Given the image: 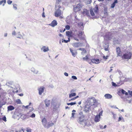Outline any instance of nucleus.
<instances>
[{
  "mask_svg": "<svg viewBox=\"0 0 132 132\" xmlns=\"http://www.w3.org/2000/svg\"><path fill=\"white\" fill-rule=\"evenodd\" d=\"M123 79H124V78L123 77H121L120 78V83L121 85L123 83L124 81H125V80H123Z\"/></svg>",
  "mask_w": 132,
  "mask_h": 132,
  "instance_id": "c756f323",
  "label": "nucleus"
},
{
  "mask_svg": "<svg viewBox=\"0 0 132 132\" xmlns=\"http://www.w3.org/2000/svg\"><path fill=\"white\" fill-rule=\"evenodd\" d=\"M16 102L18 104H22L21 101L20 99H17L16 100Z\"/></svg>",
  "mask_w": 132,
  "mask_h": 132,
  "instance_id": "7c9ffc66",
  "label": "nucleus"
},
{
  "mask_svg": "<svg viewBox=\"0 0 132 132\" xmlns=\"http://www.w3.org/2000/svg\"><path fill=\"white\" fill-rule=\"evenodd\" d=\"M75 114V113H74V112H72V116H71V117H74V115Z\"/></svg>",
  "mask_w": 132,
  "mask_h": 132,
  "instance_id": "0e129e2a",
  "label": "nucleus"
},
{
  "mask_svg": "<svg viewBox=\"0 0 132 132\" xmlns=\"http://www.w3.org/2000/svg\"><path fill=\"white\" fill-rule=\"evenodd\" d=\"M45 104L46 106L48 107L50 104V100H46L45 101Z\"/></svg>",
  "mask_w": 132,
  "mask_h": 132,
  "instance_id": "a211bd4d",
  "label": "nucleus"
},
{
  "mask_svg": "<svg viewBox=\"0 0 132 132\" xmlns=\"http://www.w3.org/2000/svg\"><path fill=\"white\" fill-rule=\"evenodd\" d=\"M122 94H125L126 95H128V93L129 95L130 96V97H131L132 96V91L128 90V93L126 92L123 89H122L120 91Z\"/></svg>",
  "mask_w": 132,
  "mask_h": 132,
  "instance_id": "423d86ee",
  "label": "nucleus"
},
{
  "mask_svg": "<svg viewBox=\"0 0 132 132\" xmlns=\"http://www.w3.org/2000/svg\"><path fill=\"white\" fill-rule=\"evenodd\" d=\"M84 116L82 115L80 117H79V118L78 120V121L80 123L83 121L84 119Z\"/></svg>",
  "mask_w": 132,
  "mask_h": 132,
  "instance_id": "dca6fc26",
  "label": "nucleus"
},
{
  "mask_svg": "<svg viewBox=\"0 0 132 132\" xmlns=\"http://www.w3.org/2000/svg\"><path fill=\"white\" fill-rule=\"evenodd\" d=\"M90 14L92 16H93L94 15V13L92 9L90 10Z\"/></svg>",
  "mask_w": 132,
  "mask_h": 132,
  "instance_id": "473e14b6",
  "label": "nucleus"
},
{
  "mask_svg": "<svg viewBox=\"0 0 132 132\" xmlns=\"http://www.w3.org/2000/svg\"><path fill=\"white\" fill-rule=\"evenodd\" d=\"M72 78L75 80H76L77 79V78L75 76H72L71 77Z\"/></svg>",
  "mask_w": 132,
  "mask_h": 132,
  "instance_id": "37998d69",
  "label": "nucleus"
},
{
  "mask_svg": "<svg viewBox=\"0 0 132 132\" xmlns=\"http://www.w3.org/2000/svg\"><path fill=\"white\" fill-rule=\"evenodd\" d=\"M13 84V82H10H10H8V83H7L6 84V85L8 86H9V84Z\"/></svg>",
  "mask_w": 132,
  "mask_h": 132,
  "instance_id": "603ef678",
  "label": "nucleus"
},
{
  "mask_svg": "<svg viewBox=\"0 0 132 132\" xmlns=\"http://www.w3.org/2000/svg\"><path fill=\"white\" fill-rule=\"evenodd\" d=\"M81 12L82 13V14H85L88 16H89V11H88L87 9H84L83 11H82Z\"/></svg>",
  "mask_w": 132,
  "mask_h": 132,
  "instance_id": "ddd939ff",
  "label": "nucleus"
},
{
  "mask_svg": "<svg viewBox=\"0 0 132 132\" xmlns=\"http://www.w3.org/2000/svg\"><path fill=\"white\" fill-rule=\"evenodd\" d=\"M54 125V123H53L49 122L47 124V127H46V128H48L50 127L53 126Z\"/></svg>",
  "mask_w": 132,
  "mask_h": 132,
  "instance_id": "5701e85b",
  "label": "nucleus"
},
{
  "mask_svg": "<svg viewBox=\"0 0 132 132\" xmlns=\"http://www.w3.org/2000/svg\"><path fill=\"white\" fill-rule=\"evenodd\" d=\"M76 102H71L70 103V105H74L76 104Z\"/></svg>",
  "mask_w": 132,
  "mask_h": 132,
  "instance_id": "3c124183",
  "label": "nucleus"
},
{
  "mask_svg": "<svg viewBox=\"0 0 132 132\" xmlns=\"http://www.w3.org/2000/svg\"><path fill=\"white\" fill-rule=\"evenodd\" d=\"M44 87H41L39 89V94L40 95H41L42 93L44 92Z\"/></svg>",
  "mask_w": 132,
  "mask_h": 132,
  "instance_id": "2eb2a0df",
  "label": "nucleus"
},
{
  "mask_svg": "<svg viewBox=\"0 0 132 132\" xmlns=\"http://www.w3.org/2000/svg\"><path fill=\"white\" fill-rule=\"evenodd\" d=\"M86 51L85 49L81 53L82 54H84L86 53Z\"/></svg>",
  "mask_w": 132,
  "mask_h": 132,
  "instance_id": "79ce46f5",
  "label": "nucleus"
},
{
  "mask_svg": "<svg viewBox=\"0 0 132 132\" xmlns=\"http://www.w3.org/2000/svg\"><path fill=\"white\" fill-rule=\"evenodd\" d=\"M62 42L63 43L64 42L65 43H67L68 42L67 40H65L63 39H62Z\"/></svg>",
  "mask_w": 132,
  "mask_h": 132,
  "instance_id": "a18cd8bd",
  "label": "nucleus"
},
{
  "mask_svg": "<svg viewBox=\"0 0 132 132\" xmlns=\"http://www.w3.org/2000/svg\"><path fill=\"white\" fill-rule=\"evenodd\" d=\"M8 4H11L12 3V1H7Z\"/></svg>",
  "mask_w": 132,
  "mask_h": 132,
  "instance_id": "6e6d98bb",
  "label": "nucleus"
},
{
  "mask_svg": "<svg viewBox=\"0 0 132 132\" xmlns=\"http://www.w3.org/2000/svg\"><path fill=\"white\" fill-rule=\"evenodd\" d=\"M90 106L88 105H85V107L84 108V111L86 113H88L89 111L90 110Z\"/></svg>",
  "mask_w": 132,
  "mask_h": 132,
  "instance_id": "6e6552de",
  "label": "nucleus"
},
{
  "mask_svg": "<svg viewBox=\"0 0 132 132\" xmlns=\"http://www.w3.org/2000/svg\"><path fill=\"white\" fill-rule=\"evenodd\" d=\"M82 44L80 43H75L73 44V46L76 47H78L79 46H82Z\"/></svg>",
  "mask_w": 132,
  "mask_h": 132,
  "instance_id": "9b49d317",
  "label": "nucleus"
},
{
  "mask_svg": "<svg viewBox=\"0 0 132 132\" xmlns=\"http://www.w3.org/2000/svg\"><path fill=\"white\" fill-rule=\"evenodd\" d=\"M82 5L80 3L77 4L76 6H74L73 8L74 11L75 12H78L80 11H82L81 10L82 9Z\"/></svg>",
  "mask_w": 132,
  "mask_h": 132,
  "instance_id": "f03ea898",
  "label": "nucleus"
},
{
  "mask_svg": "<svg viewBox=\"0 0 132 132\" xmlns=\"http://www.w3.org/2000/svg\"><path fill=\"white\" fill-rule=\"evenodd\" d=\"M19 132H24V131L23 128H22L21 129H20L19 131Z\"/></svg>",
  "mask_w": 132,
  "mask_h": 132,
  "instance_id": "5fc2aeb1",
  "label": "nucleus"
},
{
  "mask_svg": "<svg viewBox=\"0 0 132 132\" xmlns=\"http://www.w3.org/2000/svg\"><path fill=\"white\" fill-rule=\"evenodd\" d=\"M73 37L74 39L77 41H79L78 38H79L80 40H84L85 39L83 32L82 31H79L77 34L73 35Z\"/></svg>",
  "mask_w": 132,
  "mask_h": 132,
  "instance_id": "f257e3e1",
  "label": "nucleus"
},
{
  "mask_svg": "<svg viewBox=\"0 0 132 132\" xmlns=\"http://www.w3.org/2000/svg\"><path fill=\"white\" fill-rule=\"evenodd\" d=\"M75 89H72L70 91V92L71 93H73V92H75Z\"/></svg>",
  "mask_w": 132,
  "mask_h": 132,
  "instance_id": "338daca9",
  "label": "nucleus"
},
{
  "mask_svg": "<svg viewBox=\"0 0 132 132\" xmlns=\"http://www.w3.org/2000/svg\"><path fill=\"white\" fill-rule=\"evenodd\" d=\"M44 14V12H43L42 14V16L43 18H45V15Z\"/></svg>",
  "mask_w": 132,
  "mask_h": 132,
  "instance_id": "680f3d73",
  "label": "nucleus"
},
{
  "mask_svg": "<svg viewBox=\"0 0 132 132\" xmlns=\"http://www.w3.org/2000/svg\"><path fill=\"white\" fill-rule=\"evenodd\" d=\"M42 122L43 125L45 128H46L47 127V121L45 118H44L42 120Z\"/></svg>",
  "mask_w": 132,
  "mask_h": 132,
  "instance_id": "9d476101",
  "label": "nucleus"
},
{
  "mask_svg": "<svg viewBox=\"0 0 132 132\" xmlns=\"http://www.w3.org/2000/svg\"><path fill=\"white\" fill-rule=\"evenodd\" d=\"M93 10L94 11L95 13L97 14L98 11V6H96L94 8H93Z\"/></svg>",
  "mask_w": 132,
  "mask_h": 132,
  "instance_id": "a878e982",
  "label": "nucleus"
},
{
  "mask_svg": "<svg viewBox=\"0 0 132 132\" xmlns=\"http://www.w3.org/2000/svg\"><path fill=\"white\" fill-rule=\"evenodd\" d=\"M112 38V36L111 32L107 33L104 37V39L107 41L111 40Z\"/></svg>",
  "mask_w": 132,
  "mask_h": 132,
  "instance_id": "20e7f679",
  "label": "nucleus"
},
{
  "mask_svg": "<svg viewBox=\"0 0 132 132\" xmlns=\"http://www.w3.org/2000/svg\"><path fill=\"white\" fill-rule=\"evenodd\" d=\"M64 74L65 76H68V74L67 72H65L64 73Z\"/></svg>",
  "mask_w": 132,
  "mask_h": 132,
  "instance_id": "e2e57ef3",
  "label": "nucleus"
},
{
  "mask_svg": "<svg viewBox=\"0 0 132 132\" xmlns=\"http://www.w3.org/2000/svg\"><path fill=\"white\" fill-rule=\"evenodd\" d=\"M15 109L14 107L12 105H10L7 107V111H12Z\"/></svg>",
  "mask_w": 132,
  "mask_h": 132,
  "instance_id": "aec40b11",
  "label": "nucleus"
},
{
  "mask_svg": "<svg viewBox=\"0 0 132 132\" xmlns=\"http://www.w3.org/2000/svg\"><path fill=\"white\" fill-rule=\"evenodd\" d=\"M113 42L114 44L115 45L118 44H120L119 41L118 39H114Z\"/></svg>",
  "mask_w": 132,
  "mask_h": 132,
  "instance_id": "b1692460",
  "label": "nucleus"
},
{
  "mask_svg": "<svg viewBox=\"0 0 132 132\" xmlns=\"http://www.w3.org/2000/svg\"><path fill=\"white\" fill-rule=\"evenodd\" d=\"M83 59L84 60H86L88 59V57L87 55H86L85 57L83 58Z\"/></svg>",
  "mask_w": 132,
  "mask_h": 132,
  "instance_id": "ea45409f",
  "label": "nucleus"
},
{
  "mask_svg": "<svg viewBox=\"0 0 132 132\" xmlns=\"http://www.w3.org/2000/svg\"><path fill=\"white\" fill-rule=\"evenodd\" d=\"M35 117V114L33 113H32L30 116V117L32 118H34Z\"/></svg>",
  "mask_w": 132,
  "mask_h": 132,
  "instance_id": "49530a36",
  "label": "nucleus"
},
{
  "mask_svg": "<svg viewBox=\"0 0 132 132\" xmlns=\"http://www.w3.org/2000/svg\"><path fill=\"white\" fill-rule=\"evenodd\" d=\"M35 69L34 68L32 67L31 68L30 70L32 72L33 71H34V70H35Z\"/></svg>",
  "mask_w": 132,
  "mask_h": 132,
  "instance_id": "4d7b16f0",
  "label": "nucleus"
},
{
  "mask_svg": "<svg viewBox=\"0 0 132 132\" xmlns=\"http://www.w3.org/2000/svg\"><path fill=\"white\" fill-rule=\"evenodd\" d=\"M76 94L75 93H72L69 95V97L71 98L72 97L75 96H76Z\"/></svg>",
  "mask_w": 132,
  "mask_h": 132,
  "instance_id": "c85d7f7f",
  "label": "nucleus"
},
{
  "mask_svg": "<svg viewBox=\"0 0 132 132\" xmlns=\"http://www.w3.org/2000/svg\"><path fill=\"white\" fill-rule=\"evenodd\" d=\"M2 120L4 121L5 122H6V117L4 116L2 118Z\"/></svg>",
  "mask_w": 132,
  "mask_h": 132,
  "instance_id": "4c0bfd02",
  "label": "nucleus"
},
{
  "mask_svg": "<svg viewBox=\"0 0 132 132\" xmlns=\"http://www.w3.org/2000/svg\"><path fill=\"white\" fill-rule=\"evenodd\" d=\"M12 34L13 35H15L16 34L15 31H13L12 33Z\"/></svg>",
  "mask_w": 132,
  "mask_h": 132,
  "instance_id": "052dcab7",
  "label": "nucleus"
},
{
  "mask_svg": "<svg viewBox=\"0 0 132 132\" xmlns=\"http://www.w3.org/2000/svg\"><path fill=\"white\" fill-rule=\"evenodd\" d=\"M102 114V111H101L100 113H99L98 115H97L98 116H99L100 117V116Z\"/></svg>",
  "mask_w": 132,
  "mask_h": 132,
  "instance_id": "13d9d810",
  "label": "nucleus"
},
{
  "mask_svg": "<svg viewBox=\"0 0 132 132\" xmlns=\"http://www.w3.org/2000/svg\"><path fill=\"white\" fill-rule=\"evenodd\" d=\"M41 50H43L44 52H46L49 50L48 47H46L45 46H43L41 48Z\"/></svg>",
  "mask_w": 132,
  "mask_h": 132,
  "instance_id": "f8f14e48",
  "label": "nucleus"
},
{
  "mask_svg": "<svg viewBox=\"0 0 132 132\" xmlns=\"http://www.w3.org/2000/svg\"><path fill=\"white\" fill-rule=\"evenodd\" d=\"M79 114L80 115V116H82L83 115V113L82 112H80L79 113Z\"/></svg>",
  "mask_w": 132,
  "mask_h": 132,
  "instance_id": "69168bd1",
  "label": "nucleus"
},
{
  "mask_svg": "<svg viewBox=\"0 0 132 132\" xmlns=\"http://www.w3.org/2000/svg\"><path fill=\"white\" fill-rule=\"evenodd\" d=\"M65 28L67 30H69L70 28V27L69 25H67L65 27Z\"/></svg>",
  "mask_w": 132,
  "mask_h": 132,
  "instance_id": "f704fd0d",
  "label": "nucleus"
},
{
  "mask_svg": "<svg viewBox=\"0 0 132 132\" xmlns=\"http://www.w3.org/2000/svg\"><path fill=\"white\" fill-rule=\"evenodd\" d=\"M112 85L113 86L116 87L117 86L116 84L113 82H112Z\"/></svg>",
  "mask_w": 132,
  "mask_h": 132,
  "instance_id": "a19ab883",
  "label": "nucleus"
},
{
  "mask_svg": "<svg viewBox=\"0 0 132 132\" xmlns=\"http://www.w3.org/2000/svg\"><path fill=\"white\" fill-rule=\"evenodd\" d=\"M6 2V0H2L1 1H0V5H1L3 3L5 4Z\"/></svg>",
  "mask_w": 132,
  "mask_h": 132,
  "instance_id": "72a5a7b5",
  "label": "nucleus"
},
{
  "mask_svg": "<svg viewBox=\"0 0 132 132\" xmlns=\"http://www.w3.org/2000/svg\"><path fill=\"white\" fill-rule=\"evenodd\" d=\"M25 108H31V109H30V110H31V111H32L33 109V108H30V107H29V105H27L26 106H25Z\"/></svg>",
  "mask_w": 132,
  "mask_h": 132,
  "instance_id": "e433bc0d",
  "label": "nucleus"
},
{
  "mask_svg": "<svg viewBox=\"0 0 132 132\" xmlns=\"http://www.w3.org/2000/svg\"><path fill=\"white\" fill-rule=\"evenodd\" d=\"M70 50L71 52L72 53V56H73L74 57H75V53L71 49V48H70Z\"/></svg>",
  "mask_w": 132,
  "mask_h": 132,
  "instance_id": "2f4dec72",
  "label": "nucleus"
},
{
  "mask_svg": "<svg viewBox=\"0 0 132 132\" xmlns=\"http://www.w3.org/2000/svg\"><path fill=\"white\" fill-rule=\"evenodd\" d=\"M38 72L39 71H38L36 70L35 69V70H34V71H33L32 72L34 74H36L38 73Z\"/></svg>",
  "mask_w": 132,
  "mask_h": 132,
  "instance_id": "c9c22d12",
  "label": "nucleus"
},
{
  "mask_svg": "<svg viewBox=\"0 0 132 132\" xmlns=\"http://www.w3.org/2000/svg\"><path fill=\"white\" fill-rule=\"evenodd\" d=\"M91 61L92 63L96 64H98L100 62L99 60L98 59H93L91 60Z\"/></svg>",
  "mask_w": 132,
  "mask_h": 132,
  "instance_id": "f3484780",
  "label": "nucleus"
},
{
  "mask_svg": "<svg viewBox=\"0 0 132 132\" xmlns=\"http://www.w3.org/2000/svg\"><path fill=\"white\" fill-rule=\"evenodd\" d=\"M118 3V0H115L114 2H113L112 4H116V3Z\"/></svg>",
  "mask_w": 132,
  "mask_h": 132,
  "instance_id": "864d4df0",
  "label": "nucleus"
},
{
  "mask_svg": "<svg viewBox=\"0 0 132 132\" xmlns=\"http://www.w3.org/2000/svg\"><path fill=\"white\" fill-rule=\"evenodd\" d=\"M18 36L16 37L18 38L21 39V38H23L22 35L20 34V32H19L17 33Z\"/></svg>",
  "mask_w": 132,
  "mask_h": 132,
  "instance_id": "bb28decb",
  "label": "nucleus"
},
{
  "mask_svg": "<svg viewBox=\"0 0 132 132\" xmlns=\"http://www.w3.org/2000/svg\"><path fill=\"white\" fill-rule=\"evenodd\" d=\"M112 114H113V117L114 119H115L116 118V115L114 114L113 112H111Z\"/></svg>",
  "mask_w": 132,
  "mask_h": 132,
  "instance_id": "58836bf2",
  "label": "nucleus"
},
{
  "mask_svg": "<svg viewBox=\"0 0 132 132\" xmlns=\"http://www.w3.org/2000/svg\"><path fill=\"white\" fill-rule=\"evenodd\" d=\"M66 35L69 37H73V35H72L71 33L69 31H67L66 32Z\"/></svg>",
  "mask_w": 132,
  "mask_h": 132,
  "instance_id": "4be33fe9",
  "label": "nucleus"
},
{
  "mask_svg": "<svg viewBox=\"0 0 132 132\" xmlns=\"http://www.w3.org/2000/svg\"><path fill=\"white\" fill-rule=\"evenodd\" d=\"M19 109H16L14 112V116H15L19 117L21 115V113L20 112Z\"/></svg>",
  "mask_w": 132,
  "mask_h": 132,
  "instance_id": "0eeeda50",
  "label": "nucleus"
},
{
  "mask_svg": "<svg viewBox=\"0 0 132 132\" xmlns=\"http://www.w3.org/2000/svg\"><path fill=\"white\" fill-rule=\"evenodd\" d=\"M115 5L114 4H112L111 5V8H113L115 6Z\"/></svg>",
  "mask_w": 132,
  "mask_h": 132,
  "instance_id": "bf43d9fd",
  "label": "nucleus"
},
{
  "mask_svg": "<svg viewBox=\"0 0 132 132\" xmlns=\"http://www.w3.org/2000/svg\"><path fill=\"white\" fill-rule=\"evenodd\" d=\"M57 21L55 20H54L52 21L50 25L52 27H54L55 26L57 25Z\"/></svg>",
  "mask_w": 132,
  "mask_h": 132,
  "instance_id": "4468645a",
  "label": "nucleus"
},
{
  "mask_svg": "<svg viewBox=\"0 0 132 132\" xmlns=\"http://www.w3.org/2000/svg\"><path fill=\"white\" fill-rule=\"evenodd\" d=\"M87 102L89 103V105L91 106L96 104V101L94 98H89L87 100Z\"/></svg>",
  "mask_w": 132,
  "mask_h": 132,
  "instance_id": "7ed1b4c3",
  "label": "nucleus"
},
{
  "mask_svg": "<svg viewBox=\"0 0 132 132\" xmlns=\"http://www.w3.org/2000/svg\"><path fill=\"white\" fill-rule=\"evenodd\" d=\"M13 7L14 8L15 10H16L17 9V8L16 7V4H15L13 5Z\"/></svg>",
  "mask_w": 132,
  "mask_h": 132,
  "instance_id": "8fccbe9b",
  "label": "nucleus"
},
{
  "mask_svg": "<svg viewBox=\"0 0 132 132\" xmlns=\"http://www.w3.org/2000/svg\"><path fill=\"white\" fill-rule=\"evenodd\" d=\"M131 53L129 52L124 54L122 56V58L123 59H130L131 56Z\"/></svg>",
  "mask_w": 132,
  "mask_h": 132,
  "instance_id": "39448f33",
  "label": "nucleus"
},
{
  "mask_svg": "<svg viewBox=\"0 0 132 132\" xmlns=\"http://www.w3.org/2000/svg\"><path fill=\"white\" fill-rule=\"evenodd\" d=\"M109 46V44L108 43L105 44L104 45V50L105 51H107L109 50L108 47Z\"/></svg>",
  "mask_w": 132,
  "mask_h": 132,
  "instance_id": "412c9836",
  "label": "nucleus"
},
{
  "mask_svg": "<svg viewBox=\"0 0 132 132\" xmlns=\"http://www.w3.org/2000/svg\"><path fill=\"white\" fill-rule=\"evenodd\" d=\"M104 97L105 98L108 99H111L112 97V96L111 94H105L104 95Z\"/></svg>",
  "mask_w": 132,
  "mask_h": 132,
  "instance_id": "6ab92c4d",
  "label": "nucleus"
},
{
  "mask_svg": "<svg viewBox=\"0 0 132 132\" xmlns=\"http://www.w3.org/2000/svg\"><path fill=\"white\" fill-rule=\"evenodd\" d=\"M4 90L2 89V88L0 89V93H1V94L2 93H4Z\"/></svg>",
  "mask_w": 132,
  "mask_h": 132,
  "instance_id": "09e8293b",
  "label": "nucleus"
},
{
  "mask_svg": "<svg viewBox=\"0 0 132 132\" xmlns=\"http://www.w3.org/2000/svg\"><path fill=\"white\" fill-rule=\"evenodd\" d=\"M104 13L105 14H107V10L105 8L104 10Z\"/></svg>",
  "mask_w": 132,
  "mask_h": 132,
  "instance_id": "c03bdc74",
  "label": "nucleus"
},
{
  "mask_svg": "<svg viewBox=\"0 0 132 132\" xmlns=\"http://www.w3.org/2000/svg\"><path fill=\"white\" fill-rule=\"evenodd\" d=\"M100 117L97 115L95 117L94 120L95 121L98 122L100 120Z\"/></svg>",
  "mask_w": 132,
  "mask_h": 132,
  "instance_id": "393cba45",
  "label": "nucleus"
},
{
  "mask_svg": "<svg viewBox=\"0 0 132 132\" xmlns=\"http://www.w3.org/2000/svg\"><path fill=\"white\" fill-rule=\"evenodd\" d=\"M61 10L60 9L57 10L55 12V15L56 17H58L61 15Z\"/></svg>",
  "mask_w": 132,
  "mask_h": 132,
  "instance_id": "1a4fd4ad",
  "label": "nucleus"
},
{
  "mask_svg": "<svg viewBox=\"0 0 132 132\" xmlns=\"http://www.w3.org/2000/svg\"><path fill=\"white\" fill-rule=\"evenodd\" d=\"M120 50L119 47H117V52L118 56H120Z\"/></svg>",
  "mask_w": 132,
  "mask_h": 132,
  "instance_id": "cd10ccee",
  "label": "nucleus"
},
{
  "mask_svg": "<svg viewBox=\"0 0 132 132\" xmlns=\"http://www.w3.org/2000/svg\"><path fill=\"white\" fill-rule=\"evenodd\" d=\"M25 116V115L24 114L21 115L20 116V117L23 119H24L25 118V117H24V116Z\"/></svg>",
  "mask_w": 132,
  "mask_h": 132,
  "instance_id": "de8ad7c7",
  "label": "nucleus"
},
{
  "mask_svg": "<svg viewBox=\"0 0 132 132\" xmlns=\"http://www.w3.org/2000/svg\"><path fill=\"white\" fill-rule=\"evenodd\" d=\"M108 57V56H103V58L104 59H107V57Z\"/></svg>",
  "mask_w": 132,
  "mask_h": 132,
  "instance_id": "774afa93",
  "label": "nucleus"
}]
</instances>
